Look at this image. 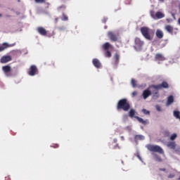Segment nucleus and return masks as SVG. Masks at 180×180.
Here are the masks:
<instances>
[{"instance_id":"1","label":"nucleus","mask_w":180,"mask_h":180,"mask_svg":"<svg viewBox=\"0 0 180 180\" xmlns=\"http://www.w3.org/2000/svg\"><path fill=\"white\" fill-rule=\"evenodd\" d=\"M117 110H124V112H129L130 110V103L126 98H122L118 101L117 104Z\"/></svg>"},{"instance_id":"2","label":"nucleus","mask_w":180,"mask_h":180,"mask_svg":"<svg viewBox=\"0 0 180 180\" xmlns=\"http://www.w3.org/2000/svg\"><path fill=\"white\" fill-rule=\"evenodd\" d=\"M149 88L150 89H155L156 91H160V89H168V88H169V84H168V82L163 81L159 84H152Z\"/></svg>"},{"instance_id":"3","label":"nucleus","mask_w":180,"mask_h":180,"mask_svg":"<svg viewBox=\"0 0 180 180\" xmlns=\"http://www.w3.org/2000/svg\"><path fill=\"white\" fill-rule=\"evenodd\" d=\"M147 148L152 153H158L159 154H164V150L160 146L157 145H148Z\"/></svg>"},{"instance_id":"4","label":"nucleus","mask_w":180,"mask_h":180,"mask_svg":"<svg viewBox=\"0 0 180 180\" xmlns=\"http://www.w3.org/2000/svg\"><path fill=\"white\" fill-rule=\"evenodd\" d=\"M151 30L147 27H141V33L146 39V40H151V34H150Z\"/></svg>"},{"instance_id":"5","label":"nucleus","mask_w":180,"mask_h":180,"mask_svg":"<svg viewBox=\"0 0 180 180\" xmlns=\"http://www.w3.org/2000/svg\"><path fill=\"white\" fill-rule=\"evenodd\" d=\"M150 15L153 19H162V18H165V14L161 11L155 12L153 10L150 11Z\"/></svg>"},{"instance_id":"6","label":"nucleus","mask_w":180,"mask_h":180,"mask_svg":"<svg viewBox=\"0 0 180 180\" xmlns=\"http://www.w3.org/2000/svg\"><path fill=\"white\" fill-rule=\"evenodd\" d=\"M108 37L110 39V41H118L119 40V34H116L112 31L108 32Z\"/></svg>"},{"instance_id":"7","label":"nucleus","mask_w":180,"mask_h":180,"mask_svg":"<svg viewBox=\"0 0 180 180\" xmlns=\"http://www.w3.org/2000/svg\"><path fill=\"white\" fill-rule=\"evenodd\" d=\"M37 74H39V69H37V67L34 65H31L28 72V75L34 77V75H37Z\"/></svg>"},{"instance_id":"8","label":"nucleus","mask_w":180,"mask_h":180,"mask_svg":"<svg viewBox=\"0 0 180 180\" xmlns=\"http://www.w3.org/2000/svg\"><path fill=\"white\" fill-rule=\"evenodd\" d=\"M144 46V41H141L140 38L135 39V45L134 49L135 50H141V48Z\"/></svg>"},{"instance_id":"9","label":"nucleus","mask_w":180,"mask_h":180,"mask_svg":"<svg viewBox=\"0 0 180 180\" xmlns=\"http://www.w3.org/2000/svg\"><path fill=\"white\" fill-rule=\"evenodd\" d=\"M2 70L7 77H10L11 75H9V72L12 71V68L7 65L2 67Z\"/></svg>"},{"instance_id":"10","label":"nucleus","mask_w":180,"mask_h":180,"mask_svg":"<svg viewBox=\"0 0 180 180\" xmlns=\"http://www.w3.org/2000/svg\"><path fill=\"white\" fill-rule=\"evenodd\" d=\"M153 95V92L148 89H145L142 93V96L143 99H147L149 96H151Z\"/></svg>"},{"instance_id":"11","label":"nucleus","mask_w":180,"mask_h":180,"mask_svg":"<svg viewBox=\"0 0 180 180\" xmlns=\"http://www.w3.org/2000/svg\"><path fill=\"white\" fill-rule=\"evenodd\" d=\"M9 61H12L11 56H4L1 58V64H6V63H9Z\"/></svg>"},{"instance_id":"12","label":"nucleus","mask_w":180,"mask_h":180,"mask_svg":"<svg viewBox=\"0 0 180 180\" xmlns=\"http://www.w3.org/2000/svg\"><path fill=\"white\" fill-rule=\"evenodd\" d=\"M37 30L38 33L39 34H41V36H47V30H46V29H44V27H38L37 28Z\"/></svg>"},{"instance_id":"13","label":"nucleus","mask_w":180,"mask_h":180,"mask_svg":"<svg viewBox=\"0 0 180 180\" xmlns=\"http://www.w3.org/2000/svg\"><path fill=\"white\" fill-rule=\"evenodd\" d=\"M155 61H165L167 58H165L164 55L162 53H156L155 56Z\"/></svg>"},{"instance_id":"14","label":"nucleus","mask_w":180,"mask_h":180,"mask_svg":"<svg viewBox=\"0 0 180 180\" xmlns=\"http://www.w3.org/2000/svg\"><path fill=\"white\" fill-rule=\"evenodd\" d=\"M92 63L96 68H101V67H102V63H101V61L96 58L93 59Z\"/></svg>"},{"instance_id":"15","label":"nucleus","mask_w":180,"mask_h":180,"mask_svg":"<svg viewBox=\"0 0 180 180\" xmlns=\"http://www.w3.org/2000/svg\"><path fill=\"white\" fill-rule=\"evenodd\" d=\"M12 46H13V45H9L8 43H4L0 46V53L1 51H4V50H6V49Z\"/></svg>"},{"instance_id":"16","label":"nucleus","mask_w":180,"mask_h":180,"mask_svg":"<svg viewBox=\"0 0 180 180\" xmlns=\"http://www.w3.org/2000/svg\"><path fill=\"white\" fill-rule=\"evenodd\" d=\"M109 49H113V46L110 45L109 42H105L103 45V49L105 50V51H109Z\"/></svg>"},{"instance_id":"17","label":"nucleus","mask_w":180,"mask_h":180,"mask_svg":"<svg viewBox=\"0 0 180 180\" xmlns=\"http://www.w3.org/2000/svg\"><path fill=\"white\" fill-rule=\"evenodd\" d=\"M167 146L169 148H171V150H175L176 148V143H175L174 141L168 142Z\"/></svg>"},{"instance_id":"18","label":"nucleus","mask_w":180,"mask_h":180,"mask_svg":"<svg viewBox=\"0 0 180 180\" xmlns=\"http://www.w3.org/2000/svg\"><path fill=\"white\" fill-rule=\"evenodd\" d=\"M165 29L166 31L168 32V33H170V34H174V33H173L174 32V27L172 26H171L169 25H166L165 27Z\"/></svg>"},{"instance_id":"19","label":"nucleus","mask_w":180,"mask_h":180,"mask_svg":"<svg viewBox=\"0 0 180 180\" xmlns=\"http://www.w3.org/2000/svg\"><path fill=\"white\" fill-rule=\"evenodd\" d=\"M156 37L158 39H162V37H164V32L160 30H157Z\"/></svg>"},{"instance_id":"20","label":"nucleus","mask_w":180,"mask_h":180,"mask_svg":"<svg viewBox=\"0 0 180 180\" xmlns=\"http://www.w3.org/2000/svg\"><path fill=\"white\" fill-rule=\"evenodd\" d=\"M152 155H153L155 161H157L158 162H162V158H161V157L157 153H152Z\"/></svg>"},{"instance_id":"21","label":"nucleus","mask_w":180,"mask_h":180,"mask_svg":"<svg viewBox=\"0 0 180 180\" xmlns=\"http://www.w3.org/2000/svg\"><path fill=\"white\" fill-rule=\"evenodd\" d=\"M171 103H174V96H169L167 98V106H169V105H171Z\"/></svg>"},{"instance_id":"22","label":"nucleus","mask_w":180,"mask_h":180,"mask_svg":"<svg viewBox=\"0 0 180 180\" xmlns=\"http://www.w3.org/2000/svg\"><path fill=\"white\" fill-rule=\"evenodd\" d=\"M152 94L153 98H160V93L158 92V90L153 89Z\"/></svg>"},{"instance_id":"23","label":"nucleus","mask_w":180,"mask_h":180,"mask_svg":"<svg viewBox=\"0 0 180 180\" xmlns=\"http://www.w3.org/2000/svg\"><path fill=\"white\" fill-rule=\"evenodd\" d=\"M114 58H115V64H119V60H120V55H119V53H116L114 56Z\"/></svg>"},{"instance_id":"24","label":"nucleus","mask_w":180,"mask_h":180,"mask_svg":"<svg viewBox=\"0 0 180 180\" xmlns=\"http://www.w3.org/2000/svg\"><path fill=\"white\" fill-rule=\"evenodd\" d=\"M135 141H139V140H144V136L143 135H136L134 136Z\"/></svg>"},{"instance_id":"25","label":"nucleus","mask_w":180,"mask_h":180,"mask_svg":"<svg viewBox=\"0 0 180 180\" xmlns=\"http://www.w3.org/2000/svg\"><path fill=\"white\" fill-rule=\"evenodd\" d=\"M136 119H137L139 123H142V124H147V122L144 120L143 118L140 117H136Z\"/></svg>"},{"instance_id":"26","label":"nucleus","mask_w":180,"mask_h":180,"mask_svg":"<svg viewBox=\"0 0 180 180\" xmlns=\"http://www.w3.org/2000/svg\"><path fill=\"white\" fill-rule=\"evenodd\" d=\"M134 115H136V110H134V109H131L129 112V117H133Z\"/></svg>"},{"instance_id":"27","label":"nucleus","mask_w":180,"mask_h":180,"mask_svg":"<svg viewBox=\"0 0 180 180\" xmlns=\"http://www.w3.org/2000/svg\"><path fill=\"white\" fill-rule=\"evenodd\" d=\"M131 84L133 88H136L137 86V82L134 79H131Z\"/></svg>"},{"instance_id":"28","label":"nucleus","mask_w":180,"mask_h":180,"mask_svg":"<svg viewBox=\"0 0 180 180\" xmlns=\"http://www.w3.org/2000/svg\"><path fill=\"white\" fill-rule=\"evenodd\" d=\"M105 57L110 58V57H112V53L110 52V51H105Z\"/></svg>"},{"instance_id":"29","label":"nucleus","mask_w":180,"mask_h":180,"mask_svg":"<svg viewBox=\"0 0 180 180\" xmlns=\"http://www.w3.org/2000/svg\"><path fill=\"white\" fill-rule=\"evenodd\" d=\"M176 137H178V135H176V134H172V136H170V140L172 141H174V140H175V139H176Z\"/></svg>"},{"instance_id":"30","label":"nucleus","mask_w":180,"mask_h":180,"mask_svg":"<svg viewBox=\"0 0 180 180\" xmlns=\"http://www.w3.org/2000/svg\"><path fill=\"white\" fill-rule=\"evenodd\" d=\"M167 178H169V179L175 178V172H173L170 173L167 176Z\"/></svg>"},{"instance_id":"31","label":"nucleus","mask_w":180,"mask_h":180,"mask_svg":"<svg viewBox=\"0 0 180 180\" xmlns=\"http://www.w3.org/2000/svg\"><path fill=\"white\" fill-rule=\"evenodd\" d=\"M142 112L144 115H150V111L146 110V109H142Z\"/></svg>"},{"instance_id":"32","label":"nucleus","mask_w":180,"mask_h":180,"mask_svg":"<svg viewBox=\"0 0 180 180\" xmlns=\"http://www.w3.org/2000/svg\"><path fill=\"white\" fill-rule=\"evenodd\" d=\"M35 2L37 4H44V2H46V0H35Z\"/></svg>"},{"instance_id":"33","label":"nucleus","mask_w":180,"mask_h":180,"mask_svg":"<svg viewBox=\"0 0 180 180\" xmlns=\"http://www.w3.org/2000/svg\"><path fill=\"white\" fill-rule=\"evenodd\" d=\"M63 18H62V20L65 21L68 20V16L65 15V14L63 15Z\"/></svg>"},{"instance_id":"34","label":"nucleus","mask_w":180,"mask_h":180,"mask_svg":"<svg viewBox=\"0 0 180 180\" xmlns=\"http://www.w3.org/2000/svg\"><path fill=\"white\" fill-rule=\"evenodd\" d=\"M51 147L53 148H58V147H60V146L58 144L56 143V144H53V146H51Z\"/></svg>"},{"instance_id":"35","label":"nucleus","mask_w":180,"mask_h":180,"mask_svg":"<svg viewBox=\"0 0 180 180\" xmlns=\"http://www.w3.org/2000/svg\"><path fill=\"white\" fill-rule=\"evenodd\" d=\"M106 22H108V18L105 17V18H103L102 22L103 23H106Z\"/></svg>"},{"instance_id":"36","label":"nucleus","mask_w":180,"mask_h":180,"mask_svg":"<svg viewBox=\"0 0 180 180\" xmlns=\"http://www.w3.org/2000/svg\"><path fill=\"white\" fill-rule=\"evenodd\" d=\"M137 91H133L131 95H132V98H134V96H137Z\"/></svg>"},{"instance_id":"37","label":"nucleus","mask_w":180,"mask_h":180,"mask_svg":"<svg viewBox=\"0 0 180 180\" xmlns=\"http://www.w3.org/2000/svg\"><path fill=\"white\" fill-rule=\"evenodd\" d=\"M156 110H158V112H161V107H160L159 105H156Z\"/></svg>"},{"instance_id":"38","label":"nucleus","mask_w":180,"mask_h":180,"mask_svg":"<svg viewBox=\"0 0 180 180\" xmlns=\"http://www.w3.org/2000/svg\"><path fill=\"white\" fill-rule=\"evenodd\" d=\"M165 136L166 137H169V131H165Z\"/></svg>"},{"instance_id":"39","label":"nucleus","mask_w":180,"mask_h":180,"mask_svg":"<svg viewBox=\"0 0 180 180\" xmlns=\"http://www.w3.org/2000/svg\"><path fill=\"white\" fill-rule=\"evenodd\" d=\"M166 20L167 23H171V22H172V20L171 18H167Z\"/></svg>"},{"instance_id":"40","label":"nucleus","mask_w":180,"mask_h":180,"mask_svg":"<svg viewBox=\"0 0 180 180\" xmlns=\"http://www.w3.org/2000/svg\"><path fill=\"white\" fill-rule=\"evenodd\" d=\"M159 171H163V172H165V171H166V169H165V168H160V169H159Z\"/></svg>"},{"instance_id":"41","label":"nucleus","mask_w":180,"mask_h":180,"mask_svg":"<svg viewBox=\"0 0 180 180\" xmlns=\"http://www.w3.org/2000/svg\"><path fill=\"white\" fill-rule=\"evenodd\" d=\"M172 18H174L175 19V14L172 13Z\"/></svg>"},{"instance_id":"42","label":"nucleus","mask_w":180,"mask_h":180,"mask_svg":"<svg viewBox=\"0 0 180 180\" xmlns=\"http://www.w3.org/2000/svg\"><path fill=\"white\" fill-rule=\"evenodd\" d=\"M58 21V18L55 19V22H57Z\"/></svg>"},{"instance_id":"43","label":"nucleus","mask_w":180,"mask_h":180,"mask_svg":"<svg viewBox=\"0 0 180 180\" xmlns=\"http://www.w3.org/2000/svg\"><path fill=\"white\" fill-rule=\"evenodd\" d=\"M114 143H117V139H114Z\"/></svg>"},{"instance_id":"44","label":"nucleus","mask_w":180,"mask_h":180,"mask_svg":"<svg viewBox=\"0 0 180 180\" xmlns=\"http://www.w3.org/2000/svg\"><path fill=\"white\" fill-rule=\"evenodd\" d=\"M178 23H179V25H180V18L178 20Z\"/></svg>"},{"instance_id":"45","label":"nucleus","mask_w":180,"mask_h":180,"mask_svg":"<svg viewBox=\"0 0 180 180\" xmlns=\"http://www.w3.org/2000/svg\"><path fill=\"white\" fill-rule=\"evenodd\" d=\"M160 2H164L165 0H159Z\"/></svg>"},{"instance_id":"46","label":"nucleus","mask_w":180,"mask_h":180,"mask_svg":"<svg viewBox=\"0 0 180 180\" xmlns=\"http://www.w3.org/2000/svg\"><path fill=\"white\" fill-rule=\"evenodd\" d=\"M104 28H105V29H108V27L105 26Z\"/></svg>"},{"instance_id":"47","label":"nucleus","mask_w":180,"mask_h":180,"mask_svg":"<svg viewBox=\"0 0 180 180\" xmlns=\"http://www.w3.org/2000/svg\"><path fill=\"white\" fill-rule=\"evenodd\" d=\"M121 139H122V140L124 139V137H123V136H121Z\"/></svg>"},{"instance_id":"48","label":"nucleus","mask_w":180,"mask_h":180,"mask_svg":"<svg viewBox=\"0 0 180 180\" xmlns=\"http://www.w3.org/2000/svg\"><path fill=\"white\" fill-rule=\"evenodd\" d=\"M177 180H180V176H179V177L178 178V179Z\"/></svg>"},{"instance_id":"49","label":"nucleus","mask_w":180,"mask_h":180,"mask_svg":"<svg viewBox=\"0 0 180 180\" xmlns=\"http://www.w3.org/2000/svg\"><path fill=\"white\" fill-rule=\"evenodd\" d=\"M2 17V14H0V18Z\"/></svg>"},{"instance_id":"50","label":"nucleus","mask_w":180,"mask_h":180,"mask_svg":"<svg viewBox=\"0 0 180 180\" xmlns=\"http://www.w3.org/2000/svg\"><path fill=\"white\" fill-rule=\"evenodd\" d=\"M139 157V158L141 160V158H140V156H138Z\"/></svg>"}]
</instances>
